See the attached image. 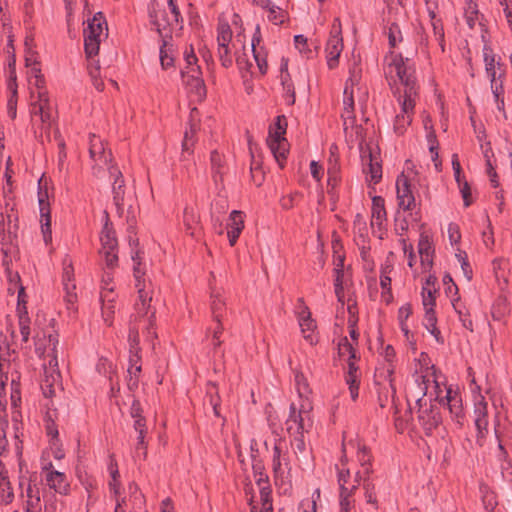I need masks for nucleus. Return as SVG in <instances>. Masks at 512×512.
Masks as SVG:
<instances>
[{"mask_svg": "<svg viewBox=\"0 0 512 512\" xmlns=\"http://www.w3.org/2000/svg\"><path fill=\"white\" fill-rule=\"evenodd\" d=\"M451 389H448L445 397L446 403L451 418L461 427L463 425L464 412L462 407L461 399L455 394L451 395Z\"/></svg>", "mask_w": 512, "mask_h": 512, "instance_id": "f3484780", "label": "nucleus"}, {"mask_svg": "<svg viewBox=\"0 0 512 512\" xmlns=\"http://www.w3.org/2000/svg\"><path fill=\"white\" fill-rule=\"evenodd\" d=\"M100 39L84 38V50L86 57L92 59L99 52Z\"/></svg>", "mask_w": 512, "mask_h": 512, "instance_id": "a19ab883", "label": "nucleus"}, {"mask_svg": "<svg viewBox=\"0 0 512 512\" xmlns=\"http://www.w3.org/2000/svg\"><path fill=\"white\" fill-rule=\"evenodd\" d=\"M182 77L186 78L185 82L189 92L194 94L199 100L206 97V86L204 80L199 76L200 67L192 68L189 72H181Z\"/></svg>", "mask_w": 512, "mask_h": 512, "instance_id": "9d476101", "label": "nucleus"}, {"mask_svg": "<svg viewBox=\"0 0 512 512\" xmlns=\"http://www.w3.org/2000/svg\"><path fill=\"white\" fill-rule=\"evenodd\" d=\"M386 215L384 198L374 196L372 198V225H377L381 228L383 222L386 221Z\"/></svg>", "mask_w": 512, "mask_h": 512, "instance_id": "b1692460", "label": "nucleus"}, {"mask_svg": "<svg viewBox=\"0 0 512 512\" xmlns=\"http://www.w3.org/2000/svg\"><path fill=\"white\" fill-rule=\"evenodd\" d=\"M41 502L39 496H30L26 501L25 512H41Z\"/></svg>", "mask_w": 512, "mask_h": 512, "instance_id": "bf43d9fd", "label": "nucleus"}, {"mask_svg": "<svg viewBox=\"0 0 512 512\" xmlns=\"http://www.w3.org/2000/svg\"><path fill=\"white\" fill-rule=\"evenodd\" d=\"M141 254H143V252L139 249L133 251L132 250V254H131V258L134 262V265H133V276L135 278V286L136 287H140L141 284H144L145 280H144V275H145V270L144 268H142V262H141Z\"/></svg>", "mask_w": 512, "mask_h": 512, "instance_id": "bb28decb", "label": "nucleus"}, {"mask_svg": "<svg viewBox=\"0 0 512 512\" xmlns=\"http://www.w3.org/2000/svg\"><path fill=\"white\" fill-rule=\"evenodd\" d=\"M107 293H101V302H102V314L106 322L110 321L114 315V303H106Z\"/></svg>", "mask_w": 512, "mask_h": 512, "instance_id": "09e8293b", "label": "nucleus"}, {"mask_svg": "<svg viewBox=\"0 0 512 512\" xmlns=\"http://www.w3.org/2000/svg\"><path fill=\"white\" fill-rule=\"evenodd\" d=\"M418 249H419V254L421 257L422 264L427 263L429 266H432V264H433L432 256L434 253V249L432 247L429 237L427 235H425L424 233H422L420 235Z\"/></svg>", "mask_w": 512, "mask_h": 512, "instance_id": "393cba45", "label": "nucleus"}, {"mask_svg": "<svg viewBox=\"0 0 512 512\" xmlns=\"http://www.w3.org/2000/svg\"><path fill=\"white\" fill-rule=\"evenodd\" d=\"M231 40L232 30L229 23L226 20L219 18L217 26V45H229Z\"/></svg>", "mask_w": 512, "mask_h": 512, "instance_id": "7c9ffc66", "label": "nucleus"}, {"mask_svg": "<svg viewBox=\"0 0 512 512\" xmlns=\"http://www.w3.org/2000/svg\"><path fill=\"white\" fill-rule=\"evenodd\" d=\"M343 50V38L342 35H332L327 41L326 52H327V65L330 69H334L338 65L340 54Z\"/></svg>", "mask_w": 512, "mask_h": 512, "instance_id": "ddd939ff", "label": "nucleus"}, {"mask_svg": "<svg viewBox=\"0 0 512 512\" xmlns=\"http://www.w3.org/2000/svg\"><path fill=\"white\" fill-rule=\"evenodd\" d=\"M7 88L10 91L11 95L18 96L16 69H11V71H9Z\"/></svg>", "mask_w": 512, "mask_h": 512, "instance_id": "e2e57ef3", "label": "nucleus"}, {"mask_svg": "<svg viewBox=\"0 0 512 512\" xmlns=\"http://www.w3.org/2000/svg\"><path fill=\"white\" fill-rule=\"evenodd\" d=\"M283 91H284V98L287 103V105H294L296 100V93H295V87L293 82L283 85Z\"/></svg>", "mask_w": 512, "mask_h": 512, "instance_id": "6e6d98bb", "label": "nucleus"}, {"mask_svg": "<svg viewBox=\"0 0 512 512\" xmlns=\"http://www.w3.org/2000/svg\"><path fill=\"white\" fill-rule=\"evenodd\" d=\"M436 288H422V297H423V306L425 309L432 307L436 305V297L435 294L437 293Z\"/></svg>", "mask_w": 512, "mask_h": 512, "instance_id": "37998d69", "label": "nucleus"}, {"mask_svg": "<svg viewBox=\"0 0 512 512\" xmlns=\"http://www.w3.org/2000/svg\"><path fill=\"white\" fill-rule=\"evenodd\" d=\"M371 475H366L365 477H363V483H362V487L364 489V494H365V498H366V501L367 503L369 504H373L375 505V507L377 508V499H376V494H375V485L370 477Z\"/></svg>", "mask_w": 512, "mask_h": 512, "instance_id": "f704fd0d", "label": "nucleus"}, {"mask_svg": "<svg viewBox=\"0 0 512 512\" xmlns=\"http://www.w3.org/2000/svg\"><path fill=\"white\" fill-rule=\"evenodd\" d=\"M128 342L130 346V353L133 351L140 352L141 348L139 346V332L135 326H131L129 328Z\"/></svg>", "mask_w": 512, "mask_h": 512, "instance_id": "de8ad7c7", "label": "nucleus"}, {"mask_svg": "<svg viewBox=\"0 0 512 512\" xmlns=\"http://www.w3.org/2000/svg\"><path fill=\"white\" fill-rule=\"evenodd\" d=\"M244 229V214L242 211L233 210L229 215L227 224V236L230 246H234Z\"/></svg>", "mask_w": 512, "mask_h": 512, "instance_id": "f8f14e48", "label": "nucleus"}, {"mask_svg": "<svg viewBox=\"0 0 512 512\" xmlns=\"http://www.w3.org/2000/svg\"><path fill=\"white\" fill-rule=\"evenodd\" d=\"M87 27L84 29V38L100 39L103 26L107 28V22L102 12H97L92 19H88Z\"/></svg>", "mask_w": 512, "mask_h": 512, "instance_id": "dca6fc26", "label": "nucleus"}, {"mask_svg": "<svg viewBox=\"0 0 512 512\" xmlns=\"http://www.w3.org/2000/svg\"><path fill=\"white\" fill-rule=\"evenodd\" d=\"M17 101L18 96L14 95H10L7 101V114L12 120H14L17 116Z\"/></svg>", "mask_w": 512, "mask_h": 512, "instance_id": "338daca9", "label": "nucleus"}, {"mask_svg": "<svg viewBox=\"0 0 512 512\" xmlns=\"http://www.w3.org/2000/svg\"><path fill=\"white\" fill-rule=\"evenodd\" d=\"M300 309L298 311V321L301 327L304 338L309 341L310 344L315 342L313 332L316 328L315 321L311 318V312L308 306L305 305L303 298L298 299Z\"/></svg>", "mask_w": 512, "mask_h": 512, "instance_id": "1a4fd4ad", "label": "nucleus"}, {"mask_svg": "<svg viewBox=\"0 0 512 512\" xmlns=\"http://www.w3.org/2000/svg\"><path fill=\"white\" fill-rule=\"evenodd\" d=\"M161 40L160 45V63L163 69H167L169 67H172L174 65V59L169 54L172 51V44L169 43L170 40H172L171 34H165L163 37H159Z\"/></svg>", "mask_w": 512, "mask_h": 512, "instance_id": "4be33fe9", "label": "nucleus"}, {"mask_svg": "<svg viewBox=\"0 0 512 512\" xmlns=\"http://www.w3.org/2000/svg\"><path fill=\"white\" fill-rule=\"evenodd\" d=\"M150 23L155 27L159 37L165 36L164 31L168 26H172V19L169 15L167 5L160 7L159 2L153 3L148 9Z\"/></svg>", "mask_w": 512, "mask_h": 512, "instance_id": "423d86ee", "label": "nucleus"}, {"mask_svg": "<svg viewBox=\"0 0 512 512\" xmlns=\"http://www.w3.org/2000/svg\"><path fill=\"white\" fill-rule=\"evenodd\" d=\"M184 225L186 227V232L194 236L195 229L197 227V223H195V217L192 212H189L187 209L184 211Z\"/></svg>", "mask_w": 512, "mask_h": 512, "instance_id": "603ef678", "label": "nucleus"}, {"mask_svg": "<svg viewBox=\"0 0 512 512\" xmlns=\"http://www.w3.org/2000/svg\"><path fill=\"white\" fill-rule=\"evenodd\" d=\"M380 286L383 289L382 297H385L386 294H388L389 298H393L391 293V278L389 275L384 274V272H381L380 275Z\"/></svg>", "mask_w": 512, "mask_h": 512, "instance_id": "680f3d73", "label": "nucleus"}, {"mask_svg": "<svg viewBox=\"0 0 512 512\" xmlns=\"http://www.w3.org/2000/svg\"><path fill=\"white\" fill-rule=\"evenodd\" d=\"M252 469L258 486L269 484L268 475L264 473V465L261 460H254Z\"/></svg>", "mask_w": 512, "mask_h": 512, "instance_id": "4c0bfd02", "label": "nucleus"}, {"mask_svg": "<svg viewBox=\"0 0 512 512\" xmlns=\"http://www.w3.org/2000/svg\"><path fill=\"white\" fill-rule=\"evenodd\" d=\"M104 217L105 223L100 234V254L104 257L106 267L114 269L118 265V240L107 211H104Z\"/></svg>", "mask_w": 512, "mask_h": 512, "instance_id": "7ed1b4c3", "label": "nucleus"}, {"mask_svg": "<svg viewBox=\"0 0 512 512\" xmlns=\"http://www.w3.org/2000/svg\"><path fill=\"white\" fill-rule=\"evenodd\" d=\"M260 487V498L262 506H272L271 487L269 484L261 485Z\"/></svg>", "mask_w": 512, "mask_h": 512, "instance_id": "13d9d810", "label": "nucleus"}, {"mask_svg": "<svg viewBox=\"0 0 512 512\" xmlns=\"http://www.w3.org/2000/svg\"><path fill=\"white\" fill-rule=\"evenodd\" d=\"M336 470H337V482H338L339 487L350 485V478H351L350 470L348 468H339L337 465H336Z\"/></svg>", "mask_w": 512, "mask_h": 512, "instance_id": "5fc2aeb1", "label": "nucleus"}, {"mask_svg": "<svg viewBox=\"0 0 512 512\" xmlns=\"http://www.w3.org/2000/svg\"><path fill=\"white\" fill-rule=\"evenodd\" d=\"M492 48L490 45L485 44L483 47V57L485 62V69L488 77L490 80L494 81V78L496 77V70H495V58L492 53Z\"/></svg>", "mask_w": 512, "mask_h": 512, "instance_id": "473e14b6", "label": "nucleus"}, {"mask_svg": "<svg viewBox=\"0 0 512 512\" xmlns=\"http://www.w3.org/2000/svg\"><path fill=\"white\" fill-rule=\"evenodd\" d=\"M226 311V303L222 298L219 290L213 289L211 291V312L213 320L219 323Z\"/></svg>", "mask_w": 512, "mask_h": 512, "instance_id": "5701e85b", "label": "nucleus"}, {"mask_svg": "<svg viewBox=\"0 0 512 512\" xmlns=\"http://www.w3.org/2000/svg\"><path fill=\"white\" fill-rule=\"evenodd\" d=\"M20 334L22 336V342L26 343L30 336V317L28 311L22 309V315L18 316Z\"/></svg>", "mask_w": 512, "mask_h": 512, "instance_id": "e433bc0d", "label": "nucleus"}, {"mask_svg": "<svg viewBox=\"0 0 512 512\" xmlns=\"http://www.w3.org/2000/svg\"><path fill=\"white\" fill-rule=\"evenodd\" d=\"M89 152H90L91 158L94 159L95 161L100 160L104 164H108L112 161L111 151L107 152L101 143L99 146L95 143H92L90 146Z\"/></svg>", "mask_w": 512, "mask_h": 512, "instance_id": "72a5a7b5", "label": "nucleus"}, {"mask_svg": "<svg viewBox=\"0 0 512 512\" xmlns=\"http://www.w3.org/2000/svg\"><path fill=\"white\" fill-rule=\"evenodd\" d=\"M362 154V160L364 161L366 158L369 160V173L371 177V181L374 184H377L382 179V167L381 164L373 157V154L370 149H368V154Z\"/></svg>", "mask_w": 512, "mask_h": 512, "instance_id": "c85d7f7f", "label": "nucleus"}, {"mask_svg": "<svg viewBox=\"0 0 512 512\" xmlns=\"http://www.w3.org/2000/svg\"><path fill=\"white\" fill-rule=\"evenodd\" d=\"M390 48H395L398 42L403 40L401 30L396 22H392L387 32Z\"/></svg>", "mask_w": 512, "mask_h": 512, "instance_id": "58836bf2", "label": "nucleus"}, {"mask_svg": "<svg viewBox=\"0 0 512 512\" xmlns=\"http://www.w3.org/2000/svg\"><path fill=\"white\" fill-rule=\"evenodd\" d=\"M357 458L362 467L361 471H363V474L371 475L373 473L372 463H371L372 455L370 453V450L365 445L358 448Z\"/></svg>", "mask_w": 512, "mask_h": 512, "instance_id": "c756f323", "label": "nucleus"}, {"mask_svg": "<svg viewBox=\"0 0 512 512\" xmlns=\"http://www.w3.org/2000/svg\"><path fill=\"white\" fill-rule=\"evenodd\" d=\"M424 321V326L427 330L436 327L437 317L434 308L429 307L425 309Z\"/></svg>", "mask_w": 512, "mask_h": 512, "instance_id": "4d7b16f0", "label": "nucleus"}, {"mask_svg": "<svg viewBox=\"0 0 512 512\" xmlns=\"http://www.w3.org/2000/svg\"><path fill=\"white\" fill-rule=\"evenodd\" d=\"M46 482L50 488L57 493L66 495L69 492V484L66 482V475L62 472L53 470L47 473Z\"/></svg>", "mask_w": 512, "mask_h": 512, "instance_id": "6ab92c4d", "label": "nucleus"}, {"mask_svg": "<svg viewBox=\"0 0 512 512\" xmlns=\"http://www.w3.org/2000/svg\"><path fill=\"white\" fill-rule=\"evenodd\" d=\"M452 304L458 314L459 320L462 322L463 327L469 331H473V321L469 318V314L459 306L458 299L452 301Z\"/></svg>", "mask_w": 512, "mask_h": 512, "instance_id": "ea45409f", "label": "nucleus"}, {"mask_svg": "<svg viewBox=\"0 0 512 512\" xmlns=\"http://www.w3.org/2000/svg\"><path fill=\"white\" fill-rule=\"evenodd\" d=\"M110 177L113 178L112 195L113 203L116 207V212L119 217L124 214L125 205V181L122 172L116 165H111L109 168Z\"/></svg>", "mask_w": 512, "mask_h": 512, "instance_id": "39448f33", "label": "nucleus"}, {"mask_svg": "<svg viewBox=\"0 0 512 512\" xmlns=\"http://www.w3.org/2000/svg\"><path fill=\"white\" fill-rule=\"evenodd\" d=\"M218 57L223 67L229 68L232 66L233 60L230 54L229 45H218Z\"/></svg>", "mask_w": 512, "mask_h": 512, "instance_id": "79ce46f5", "label": "nucleus"}, {"mask_svg": "<svg viewBox=\"0 0 512 512\" xmlns=\"http://www.w3.org/2000/svg\"><path fill=\"white\" fill-rule=\"evenodd\" d=\"M287 130V119L284 115H279L275 123L269 127L267 144L277 161L280 168H284L288 154V142L285 138Z\"/></svg>", "mask_w": 512, "mask_h": 512, "instance_id": "f03ea898", "label": "nucleus"}, {"mask_svg": "<svg viewBox=\"0 0 512 512\" xmlns=\"http://www.w3.org/2000/svg\"><path fill=\"white\" fill-rule=\"evenodd\" d=\"M426 392L423 391L422 397L417 398L416 405L418 407V421L425 431L427 436H430L434 429H436L442 422L440 410L437 404L431 401L427 405V400L424 399Z\"/></svg>", "mask_w": 512, "mask_h": 512, "instance_id": "20e7f679", "label": "nucleus"}, {"mask_svg": "<svg viewBox=\"0 0 512 512\" xmlns=\"http://www.w3.org/2000/svg\"><path fill=\"white\" fill-rule=\"evenodd\" d=\"M334 289L335 294L339 302L344 304V288H343V277H344V269L342 268H334Z\"/></svg>", "mask_w": 512, "mask_h": 512, "instance_id": "c9c22d12", "label": "nucleus"}, {"mask_svg": "<svg viewBox=\"0 0 512 512\" xmlns=\"http://www.w3.org/2000/svg\"><path fill=\"white\" fill-rule=\"evenodd\" d=\"M7 218H8L7 225L5 224L4 219L2 220V222H0V241L3 246L2 251L5 255V257H7L8 249H5L4 247L7 245H13L14 240H16V238H17V225L16 224L12 225L10 215H8Z\"/></svg>", "mask_w": 512, "mask_h": 512, "instance_id": "2eb2a0df", "label": "nucleus"}, {"mask_svg": "<svg viewBox=\"0 0 512 512\" xmlns=\"http://www.w3.org/2000/svg\"><path fill=\"white\" fill-rule=\"evenodd\" d=\"M456 257L458 258V261L461 264V269L463 271V275L465 276V278L468 281H471L472 277H473V271H472L471 265L467 259L466 253L460 251L459 253L456 254Z\"/></svg>", "mask_w": 512, "mask_h": 512, "instance_id": "c03bdc74", "label": "nucleus"}, {"mask_svg": "<svg viewBox=\"0 0 512 512\" xmlns=\"http://www.w3.org/2000/svg\"><path fill=\"white\" fill-rule=\"evenodd\" d=\"M18 301H17V316L22 315V309L27 310V294L25 293V288L23 285H19L18 288Z\"/></svg>", "mask_w": 512, "mask_h": 512, "instance_id": "864d4df0", "label": "nucleus"}, {"mask_svg": "<svg viewBox=\"0 0 512 512\" xmlns=\"http://www.w3.org/2000/svg\"><path fill=\"white\" fill-rule=\"evenodd\" d=\"M294 44L296 49L299 50L300 53L305 54L307 57H310L312 54V50L308 47V39L302 34L294 36Z\"/></svg>", "mask_w": 512, "mask_h": 512, "instance_id": "a18cd8bd", "label": "nucleus"}, {"mask_svg": "<svg viewBox=\"0 0 512 512\" xmlns=\"http://www.w3.org/2000/svg\"><path fill=\"white\" fill-rule=\"evenodd\" d=\"M62 279H63V284H64V287L66 290V301L69 304L73 305L77 300V295H76V293L71 291V290H75V288H76L75 284L72 283L71 288H70V283L74 279V268H73L71 259H69L68 257H65L63 260Z\"/></svg>", "mask_w": 512, "mask_h": 512, "instance_id": "4468645a", "label": "nucleus"}, {"mask_svg": "<svg viewBox=\"0 0 512 512\" xmlns=\"http://www.w3.org/2000/svg\"><path fill=\"white\" fill-rule=\"evenodd\" d=\"M13 499L14 493L8 478V471L0 460V502L7 505L11 503Z\"/></svg>", "mask_w": 512, "mask_h": 512, "instance_id": "a211bd4d", "label": "nucleus"}, {"mask_svg": "<svg viewBox=\"0 0 512 512\" xmlns=\"http://www.w3.org/2000/svg\"><path fill=\"white\" fill-rule=\"evenodd\" d=\"M210 163L212 170V177L215 183L222 181L224 161L222 155L217 151L213 150L210 154Z\"/></svg>", "mask_w": 512, "mask_h": 512, "instance_id": "cd10ccee", "label": "nucleus"}, {"mask_svg": "<svg viewBox=\"0 0 512 512\" xmlns=\"http://www.w3.org/2000/svg\"><path fill=\"white\" fill-rule=\"evenodd\" d=\"M206 397L209 398V404L212 407L214 415L216 417H220V397L218 395L217 384L215 382H208Z\"/></svg>", "mask_w": 512, "mask_h": 512, "instance_id": "2f4dec72", "label": "nucleus"}, {"mask_svg": "<svg viewBox=\"0 0 512 512\" xmlns=\"http://www.w3.org/2000/svg\"><path fill=\"white\" fill-rule=\"evenodd\" d=\"M464 14L468 26L473 29L476 22L483 26L484 15L479 12L477 2H468L464 9Z\"/></svg>", "mask_w": 512, "mask_h": 512, "instance_id": "a878e982", "label": "nucleus"}, {"mask_svg": "<svg viewBox=\"0 0 512 512\" xmlns=\"http://www.w3.org/2000/svg\"><path fill=\"white\" fill-rule=\"evenodd\" d=\"M20 401V376L18 375L16 378L13 377L11 380V403L13 406H17Z\"/></svg>", "mask_w": 512, "mask_h": 512, "instance_id": "49530a36", "label": "nucleus"}, {"mask_svg": "<svg viewBox=\"0 0 512 512\" xmlns=\"http://www.w3.org/2000/svg\"><path fill=\"white\" fill-rule=\"evenodd\" d=\"M491 82V90L495 98V102H499V97L503 95L504 89H503V83L501 80L497 79V77L493 80H490Z\"/></svg>", "mask_w": 512, "mask_h": 512, "instance_id": "69168bd1", "label": "nucleus"}, {"mask_svg": "<svg viewBox=\"0 0 512 512\" xmlns=\"http://www.w3.org/2000/svg\"><path fill=\"white\" fill-rule=\"evenodd\" d=\"M393 55L392 65L395 67L396 74L404 86L403 99L401 101L402 113L396 115L394 120V131L402 135L407 126L412 122L411 114L415 107V97L417 96V83L414 70L407 66L408 58L404 60L402 54Z\"/></svg>", "mask_w": 512, "mask_h": 512, "instance_id": "f257e3e1", "label": "nucleus"}, {"mask_svg": "<svg viewBox=\"0 0 512 512\" xmlns=\"http://www.w3.org/2000/svg\"><path fill=\"white\" fill-rule=\"evenodd\" d=\"M261 7L268 11V20L275 25H282L289 19L288 12L272 2H261Z\"/></svg>", "mask_w": 512, "mask_h": 512, "instance_id": "412c9836", "label": "nucleus"}, {"mask_svg": "<svg viewBox=\"0 0 512 512\" xmlns=\"http://www.w3.org/2000/svg\"><path fill=\"white\" fill-rule=\"evenodd\" d=\"M398 205L404 210L415 207V197L408 177L402 172L396 180Z\"/></svg>", "mask_w": 512, "mask_h": 512, "instance_id": "0eeeda50", "label": "nucleus"}, {"mask_svg": "<svg viewBox=\"0 0 512 512\" xmlns=\"http://www.w3.org/2000/svg\"><path fill=\"white\" fill-rule=\"evenodd\" d=\"M167 9L169 10L170 18L172 19V23H178L179 20H182L180 10L176 4V2H167Z\"/></svg>", "mask_w": 512, "mask_h": 512, "instance_id": "774afa93", "label": "nucleus"}, {"mask_svg": "<svg viewBox=\"0 0 512 512\" xmlns=\"http://www.w3.org/2000/svg\"><path fill=\"white\" fill-rule=\"evenodd\" d=\"M60 378L59 370H53L49 373L48 368L44 366V379L41 382V390L46 398H51L55 395V383Z\"/></svg>", "mask_w": 512, "mask_h": 512, "instance_id": "aec40b11", "label": "nucleus"}, {"mask_svg": "<svg viewBox=\"0 0 512 512\" xmlns=\"http://www.w3.org/2000/svg\"><path fill=\"white\" fill-rule=\"evenodd\" d=\"M9 423L6 419L0 421V456L6 452L8 440H7V429Z\"/></svg>", "mask_w": 512, "mask_h": 512, "instance_id": "8fccbe9b", "label": "nucleus"}, {"mask_svg": "<svg viewBox=\"0 0 512 512\" xmlns=\"http://www.w3.org/2000/svg\"><path fill=\"white\" fill-rule=\"evenodd\" d=\"M199 114L197 108H192L190 111L189 128L184 132V138L182 141V152L191 155L193 153V147L197 141L196 134L200 128L199 121L196 116Z\"/></svg>", "mask_w": 512, "mask_h": 512, "instance_id": "9b49d317", "label": "nucleus"}, {"mask_svg": "<svg viewBox=\"0 0 512 512\" xmlns=\"http://www.w3.org/2000/svg\"><path fill=\"white\" fill-rule=\"evenodd\" d=\"M501 461V474L502 477L507 481H512V463L509 458L499 459Z\"/></svg>", "mask_w": 512, "mask_h": 512, "instance_id": "052dcab7", "label": "nucleus"}, {"mask_svg": "<svg viewBox=\"0 0 512 512\" xmlns=\"http://www.w3.org/2000/svg\"><path fill=\"white\" fill-rule=\"evenodd\" d=\"M48 198L47 191H39L38 192V200L40 207V216H41V231L43 234V239L46 245L52 242V233H51V215L49 203L46 202Z\"/></svg>", "mask_w": 512, "mask_h": 512, "instance_id": "6e6552de", "label": "nucleus"}, {"mask_svg": "<svg viewBox=\"0 0 512 512\" xmlns=\"http://www.w3.org/2000/svg\"><path fill=\"white\" fill-rule=\"evenodd\" d=\"M338 349H339L340 355L348 353L350 360L356 359V350L353 348L352 344L348 341L347 337H344L340 340Z\"/></svg>", "mask_w": 512, "mask_h": 512, "instance_id": "3c124183", "label": "nucleus"}, {"mask_svg": "<svg viewBox=\"0 0 512 512\" xmlns=\"http://www.w3.org/2000/svg\"><path fill=\"white\" fill-rule=\"evenodd\" d=\"M460 192L464 201V206L468 207L472 204L471 199V189L467 181H463L461 185H459Z\"/></svg>", "mask_w": 512, "mask_h": 512, "instance_id": "0e129e2a", "label": "nucleus"}]
</instances>
